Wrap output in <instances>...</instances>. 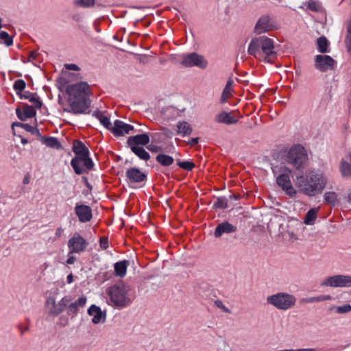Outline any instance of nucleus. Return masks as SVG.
<instances>
[{
	"instance_id": "60",
	"label": "nucleus",
	"mask_w": 351,
	"mask_h": 351,
	"mask_svg": "<svg viewBox=\"0 0 351 351\" xmlns=\"http://www.w3.org/2000/svg\"><path fill=\"white\" fill-rule=\"evenodd\" d=\"M21 142H22L23 144H25V143H27V140L22 139Z\"/></svg>"
},
{
	"instance_id": "14",
	"label": "nucleus",
	"mask_w": 351,
	"mask_h": 351,
	"mask_svg": "<svg viewBox=\"0 0 351 351\" xmlns=\"http://www.w3.org/2000/svg\"><path fill=\"white\" fill-rule=\"evenodd\" d=\"M71 301V297L66 295L58 302L56 303L53 298H49L46 302L47 308L51 315H59L61 313L68 304Z\"/></svg>"
},
{
	"instance_id": "38",
	"label": "nucleus",
	"mask_w": 351,
	"mask_h": 351,
	"mask_svg": "<svg viewBox=\"0 0 351 351\" xmlns=\"http://www.w3.org/2000/svg\"><path fill=\"white\" fill-rule=\"evenodd\" d=\"M347 34L345 39V44L348 51L351 52V19L347 22Z\"/></svg>"
},
{
	"instance_id": "54",
	"label": "nucleus",
	"mask_w": 351,
	"mask_h": 351,
	"mask_svg": "<svg viewBox=\"0 0 351 351\" xmlns=\"http://www.w3.org/2000/svg\"><path fill=\"white\" fill-rule=\"evenodd\" d=\"M149 150H150L152 152H156L159 150V148L156 146H149L147 147Z\"/></svg>"
},
{
	"instance_id": "50",
	"label": "nucleus",
	"mask_w": 351,
	"mask_h": 351,
	"mask_svg": "<svg viewBox=\"0 0 351 351\" xmlns=\"http://www.w3.org/2000/svg\"><path fill=\"white\" fill-rule=\"evenodd\" d=\"M76 258L73 256H69L66 260V263L69 265H72L75 263Z\"/></svg>"
},
{
	"instance_id": "57",
	"label": "nucleus",
	"mask_w": 351,
	"mask_h": 351,
	"mask_svg": "<svg viewBox=\"0 0 351 351\" xmlns=\"http://www.w3.org/2000/svg\"><path fill=\"white\" fill-rule=\"evenodd\" d=\"M198 143V138H193L191 139L189 143L192 145H195Z\"/></svg>"
},
{
	"instance_id": "9",
	"label": "nucleus",
	"mask_w": 351,
	"mask_h": 351,
	"mask_svg": "<svg viewBox=\"0 0 351 351\" xmlns=\"http://www.w3.org/2000/svg\"><path fill=\"white\" fill-rule=\"evenodd\" d=\"M337 62L330 56L319 54L314 57V67L321 73L332 71L335 69Z\"/></svg>"
},
{
	"instance_id": "28",
	"label": "nucleus",
	"mask_w": 351,
	"mask_h": 351,
	"mask_svg": "<svg viewBox=\"0 0 351 351\" xmlns=\"http://www.w3.org/2000/svg\"><path fill=\"white\" fill-rule=\"evenodd\" d=\"M34 106L32 107L29 106H26L24 108L23 114H22L19 108L16 109V114L20 120L24 121L27 118H32L34 117L36 112L34 109Z\"/></svg>"
},
{
	"instance_id": "48",
	"label": "nucleus",
	"mask_w": 351,
	"mask_h": 351,
	"mask_svg": "<svg viewBox=\"0 0 351 351\" xmlns=\"http://www.w3.org/2000/svg\"><path fill=\"white\" fill-rule=\"evenodd\" d=\"M64 232V229L61 227L58 228L56 230L55 235L56 238H60L62 237V234Z\"/></svg>"
},
{
	"instance_id": "44",
	"label": "nucleus",
	"mask_w": 351,
	"mask_h": 351,
	"mask_svg": "<svg viewBox=\"0 0 351 351\" xmlns=\"http://www.w3.org/2000/svg\"><path fill=\"white\" fill-rule=\"evenodd\" d=\"M308 8L314 12H318L320 10V4L314 1H310L308 3Z\"/></svg>"
},
{
	"instance_id": "56",
	"label": "nucleus",
	"mask_w": 351,
	"mask_h": 351,
	"mask_svg": "<svg viewBox=\"0 0 351 351\" xmlns=\"http://www.w3.org/2000/svg\"><path fill=\"white\" fill-rule=\"evenodd\" d=\"M36 52L32 51V52L29 53V60H34V59H36Z\"/></svg>"
},
{
	"instance_id": "31",
	"label": "nucleus",
	"mask_w": 351,
	"mask_h": 351,
	"mask_svg": "<svg viewBox=\"0 0 351 351\" xmlns=\"http://www.w3.org/2000/svg\"><path fill=\"white\" fill-rule=\"evenodd\" d=\"M329 310L335 314H347L351 312V305L350 304H344L341 306L333 305L330 307Z\"/></svg>"
},
{
	"instance_id": "35",
	"label": "nucleus",
	"mask_w": 351,
	"mask_h": 351,
	"mask_svg": "<svg viewBox=\"0 0 351 351\" xmlns=\"http://www.w3.org/2000/svg\"><path fill=\"white\" fill-rule=\"evenodd\" d=\"M339 170L341 174V176L343 178H350L351 177V164L342 160L340 162Z\"/></svg>"
},
{
	"instance_id": "21",
	"label": "nucleus",
	"mask_w": 351,
	"mask_h": 351,
	"mask_svg": "<svg viewBox=\"0 0 351 351\" xmlns=\"http://www.w3.org/2000/svg\"><path fill=\"white\" fill-rule=\"evenodd\" d=\"M86 297L85 295H82L75 302H70L66 306L67 308L68 315H75L78 312L79 308L84 306L86 303Z\"/></svg>"
},
{
	"instance_id": "16",
	"label": "nucleus",
	"mask_w": 351,
	"mask_h": 351,
	"mask_svg": "<svg viewBox=\"0 0 351 351\" xmlns=\"http://www.w3.org/2000/svg\"><path fill=\"white\" fill-rule=\"evenodd\" d=\"M75 213L82 223L90 221L93 217L91 208L84 204H76Z\"/></svg>"
},
{
	"instance_id": "7",
	"label": "nucleus",
	"mask_w": 351,
	"mask_h": 351,
	"mask_svg": "<svg viewBox=\"0 0 351 351\" xmlns=\"http://www.w3.org/2000/svg\"><path fill=\"white\" fill-rule=\"evenodd\" d=\"M308 159L304 148L300 145L292 147L286 156V161L294 168L299 169L303 167Z\"/></svg>"
},
{
	"instance_id": "19",
	"label": "nucleus",
	"mask_w": 351,
	"mask_h": 351,
	"mask_svg": "<svg viewBox=\"0 0 351 351\" xmlns=\"http://www.w3.org/2000/svg\"><path fill=\"white\" fill-rule=\"evenodd\" d=\"M215 120L218 123L225 125L235 124L238 122V118L234 115V112H227L221 111L215 115Z\"/></svg>"
},
{
	"instance_id": "27",
	"label": "nucleus",
	"mask_w": 351,
	"mask_h": 351,
	"mask_svg": "<svg viewBox=\"0 0 351 351\" xmlns=\"http://www.w3.org/2000/svg\"><path fill=\"white\" fill-rule=\"evenodd\" d=\"M93 116L97 118L106 129L111 130L112 125L110 119L104 114V112L99 110L94 111Z\"/></svg>"
},
{
	"instance_id": "5",
	"label": "nucleus",
	"mask_w": 351,
	"mask_h": 351,
	"mask_svg": "<svg viewBox=\"0 0 351 351\" xmlns=\"http://www.w3.org/2000/svg\"><path fill=\"white\" fill-rule=\"evenodd\" d=\"M267 303L279 311H287L295 306L296 298L287 292H278L267 298Z\"/></svg>"
},
{
	"instance_id": "61",
	"label": "nucleus",
	"mask_w": 351,
	"mask_h": 351,
	"mask_svg": "<svg viewBox=\"0 0 351 351\" xmlns=\"http://www.w3.org/2000/svg\"><path fill=\"white\" fill-rule=\"evenodd\" d=\"M64 321H65V322H64V324H62V325H63V326H66V324H67V320H66V319H65Z\"/></svg>"
},
{
	"instance_id": "45",
	"label": "nucleus",
	"mask_w": 351,
	"mask_h": 351,
	"mask_svg": "<svg viewBox=\"0 0 351 351\" xmlns=\"http://www.w3.org/2000/svg\"><path fill=\"white\" fill-rule=\"evenodd\" d=\"M332 299L330 295H319L315 296L316 302H320L324 301H328Z\"/></svg>"
},
{
	"instance_id": "59",
	"label": "nucleus",
	"mask_w": 351,
	"mask_h": 351,
	"mask_svg": "<svg viewBox=\"0 0 351 351\" xmlns=\"http://www.w3.org/2000/svg\"><path fill=\"white\" fill-rule=\"evenodd\" d=\"M348 202L351 203V193L348 196Z\"/></svg>"
},
{
	"instance_id": "3",
	"label": "nucleus",
	"mask_w": 351,
	"mask_h": 351,
	"mask_svg": "<svg viewBox=\"0 0 351 351\" xmlns=\"http://www.w3.org/2000/svg\"><path fill=\"white\" fill-rule=\"evenodd\" d=\"M247 52L257 59L269 62L276 55L274 41L265 36L254 38L249 44Z\"/></svg>"
},
{
	"instance_id": "24",
	"label": "nucleus",
	"mask_w": 351,
	"mask_h": 351,
	"mask_svg": "<svg viewBox=\"0 0 351 351\" xmlns=\"http://www.w3.org/2000/svg\"><path fill=\"white\" fill-rule=\"evenodd\" d=\"M129 261L124 260L116 263L114 265V274L117 276L123 278L126 275Z\"/></svg>"
},
{
	"instance_id": "47",
	"label": "nucleus",
	"mask_w": 351,
	"mask_h": 351,
	"mask_svg": "<svg viewBox=\"0 0 351 351\" xmlns=\"http://www.w3.org/2000/svg\"><path fill=\"white\" fill-rule=\"evenodd\" d=\"M64 66L68 70H71V71H79L80 70L79 66L75 64H66Z\"/></svg>"
},
{
	"instance_id": "43",
	"label": "nucleus",
	"mask_w": 351,
	"mask_h": 351,
	"mask_svg": "<svg viewBox=\"0 0 351 351\" xmlns=\"http://www.w3.org/2000/svg\"><path fill=\"white\" fill-rule=\"evenodd\" d=\"M215 305L220 308L223 312L226 313H231L230 310L223 303L221 300H215Z\"/></svg>"
},
{
	"instance_id": "39",
	"label": "nucleus",
	"mask_w": 351,
	"mask_h": 351,
	"mask_svg": "<svg viewBox=\"0 0 351 351\" xmlns=\"http://www.w3.org/2000/svg\"><path fill=\"white\" fill-rule=\"evenodd\" d=\"M95 4V0H75L74 5L84 8H93Z\"/></svg>"
},
{
	"instance_id": "20",
	"label": "nucleus",
	"mask_w": 351,
	"mask_h": 351,
	"mask_svg": "<svg viewBox=\"0 0 351 351\" xmlns=\"http://www.w3.org/2000/svg\"><path fill=\"white\" fill-rule=\"evenodd\" d=\"M88 313L93 317L92 322L95 324L103 323L106 320V313H103L101 308L95 304H92L89 307Z\"/></svg>"
},
{
	"instance_id": "33",
	"label": "nucleus",
	"mask_w": 351,
	"mask_h": 351,
	"mask_svg": "<svg viewBox=\"0 0 351 351\" xmlns=\"http://www.w3.org/2000/svg\"><path fill=\"white\" fill-rule=\"evenodd\" d=\"M132 152L136 155L140 159L147 161L150 158L149 154L143 147H132L130 148Z\"/></svg>"
},
{
	"instance_id": "17",
	"label": "nucleus",
	"mask_w": 351,
	"mask_h": 351,
	"mask_svg": "<svg viewBox=\"0 0 351 351\" xmlns=\"http://www.w3.org/2000/svg\"><path fill=\"white\" fill-rule=\"evenodd\" d=\"M150 141L148 134H141L135 136H131L128 138L127 144L130 148L139 147L147 145Z\"/></svg>"
},
{
	"instance_id": "55",
	"label": "nucleus",
	"mask_w": 351,
	"mask_h": 351,
	"mask_svg": "<svg viewBox=\"0 0 351 351\" xmlns=\"http://www.w3.org/2000/svg\"><path fill=\"white\" fill-rule=\"evenodd\" d=\"M66 280H67V282H68L69 284L72 283V282H73V274H71L68 275V276H67V278H66Z\"/></svg>"
},
{
	"instance_id": "40",
	"label": "nucleus",
	"mask_w": 351,
	"mask_h": 351,
	"mask_svg": "<svg viewBox=\"0 0 351 351\" xmlns=\"http://www.w3.org/2000/svg\"><path fill=\"white\" fill-rule=\"evenodd\" d=\"M0 39H1L3 43L6 46H11L13 44V40L12 36H10L6 32L1 31L0 32Z\"/></svg>"
},
{
	"instance_id": "49",
	"label": "nucleus",
	"mask_w": 351,
	"mask_h": 351,
	"mask_svg": "<svg viewBox=\"0 0 351 351\" xmlns=\"http://www.w3.org/2000/svg\"><path fill=\"white\" fill-rule=\"evenodd\" d=\"M215 205L217 208H224L226 207V203L221 199H219Z\"/></svg>"
},
{
	"instance_id": "58",
	"label": "nucleus",
	"mask_w": 351,
	"mask_h": 351,
	"mask_svg": "<svg viewBox=\"0 0 351 351\" xmlns=\"http://www.w3.org/2000/svg\"><path fill=\"white\" fill-rule=\"evenodd\" d=\"M279 351H296V350H293V349H287V350H279Z\"/></svg>"
},
{
	"instance_id": "41",
	"label": "nucleus",
	"mask_w": 351,
	"mask_h": 351,
	"mask_svg": "<svg viewBox=\"0 0 351 351\" xmlns=\"http://www.w3.org/2000/svg\"><path fill=\"white\" fill-rule=\"evenodd\" d=\"M177 165L186 171H191L195 167L194 163L191 161H179Z\"/></svg>"
},
{
	"instance_id": "15",
	"label": "nucleus",
	"mask_w": 351,
	"mask_h": 351,
	"mask_svg": "<svg viewBox=\"0 0 351 351\" xmlns=\"http://www.w3.org/2000/svg\"><path fill=\"white\" fill-rule=\"evenodd\" d=\"M275 28L276 25L272 19L268 15H263L256 22L254 27V32L256 34H261L271 31Z\"/></svg>"
},
{
	"instance_id": "11",
	"label": "nucleus",
	"mask_w": 351,
	"mask_h": 351,
	"mask_svg": "<svg viewBox=\"0 0 351 351\" xmlns=\"http://www.w3.org/2000/svg\"><path fill=\"white\" fill-rule=\"evenodd\" d=\"M71 165L76 174L81 175L86 171L91 170L94 164L89 156H75L71 160Z\"/></svg>"
},
{
	"instance_id": "12",
	"label": "nucleus",
	"mask_w": 351,
	"mask_h": 351,
	"mask_svg": "<svg viewBox=\"0 0 351 351\" xmlns=\"http://www.w3.org/2000/svg\"><path fill=\"white\" fill-rule=\"evenodd\" d=\"M181 64L186 67L197 66L201 69H205L208 65V62L205 58L195 52L182 55Z\"/></svg>"
},
{
	"instance_id": "10",
	"label": "nucleus",
	"mask_w": 351,
	"mask_h": 351,
	"mask_svg": "<svg viewBox=\"0 0 351 351\" xmlns=\"http://www.w3.org/2000/svg\"><path fill=\"white\" fill-rule=\"evenodd\" d=\"M88 242L80 233L75 232L68 241L69 254H80L84 252Z\"/></svg>"
},
{
	"instance_id": "30",
	"label": "nucleus",
	"mask_w": 351,
	"mask_h": 351,
	"mask_svg": "<svg viewBox=\"0 0 351 351\" xmlns=\"http://www.w3.org/2000/svg\"><path fill=\"white\" fill-rule=\"evenodd\" d=\"M318 208L310 209L305 215L304 223L306 225H313L317 217Z\"/></svg>"
},
{
	"instance_id": "13",
	"label": "nucleus",
	"mask_w": 351,
	"mask_h": 351,
	"mask_svg": "<svg viewBox=\"0 0 351 351\" xmlns=\"http://www.w3.org/2000/svg\"><path fill=\"white\" fill-rule=\"evenodd\" d=\"M147 180V175L136 167H131L125 171V181L132 187L136 184H142Z\"/></svg>"
},
{
	"instance_id": "23",
	"label": "nucleus",
	"mask_w": 351,
	"mask_h": 351,
	"mask_svg": "<svg viewBox=\"0 0 351 351\" xmlns=\"http://www.w3.org/2000/svg\"><path fill=\"white\" fill-rule=\"evenodd\" d=\"M73 151L76 156H89L88 149L86 145L80 141H74L73 144Z\"/></svg>"
},
{
	"instance_id": "51",
	"label": "nucleus",
	"mask_w": 351,
	"mask_h": 351,
	"mask_svg": "<svg viewBox=\"0 0 351 351\" xmlns=\"http://www.w3.org/2000/svg\"><path fill=\"white\" fill-rule=\"evenodd\" d=\"M304 302L306 303H314L316 302L315 296V297H310L308 298H306L304 300Z\"/></svg>"
},
{
	"instance_id": "29",
	"label": "nucleus",
	"mask_w": 351,
	"mask_h": 351,
	"mask_svg": "<svg viewBox=\"0 0 351 351\" xmlns=\"http://www.w3.org/2000/svg\"><path fill=\"white\" fill-rule=\"evenodd\" d=\"M317 49L321 53H326L330 51L329 43L326 37L321 36L317 38Z\"/></svg>"
},
{
	"instance_id": "26",
	"label": "nucleus",
	"mask_w": 351,
	"mask_h": 351,
	"mask_svg": "<svg viewBox=\"0 0 351 351\" xmlns=\"http://www.w3.org/2000/svg\"><path fill=\"white\" fill-rule=\"evenodd\" d=\"M193 129L191 125L186 121H179L177 123V133L182 136L190 135Z\"/></svg>"
},
{
	"instance_id": "4",
	"label": "nucleus",
	"mask_w": 351,
	"mask_h": 351,
	"mask_svg": "<svg viewBox=\"0 0 351 351\" xmlns=\"http://www.w3.org/2000/svg\"><path fill=\"white\" fill-rule=\"evenodd\" d=\"M106 293L109 297L108 304L119 309L129 306L135 298L130 287L123 283L109 287Z\"/></svg>"
},
{
	"instance_id": "37",
	"label": "nucleus",
	"mask_w": 351,
	"mask_h": 351,
	"mask_svg": "<svg viewBox=\"0 0 351 351\" xmlns=\"http://www.w3.org/2000/svg\"><path fill=\"white\" fill-rule=\"evenodd\" d=\"M324 201L332 206H335L337 201V195L333 191L325 193L324 195Z\"/></svg>"
},
{
	"instance_id": "2",
	"label": "nucleus",
	"mask_w": 351,
	"mask_h": 351,
	"mask_svg": "<svg viewBox=\"0 0 351 351\" xmlns=\"http://www.w3.org/2000/svg\"><path fill=\"white\" fill-rule=\"evenodd\" d=\"M68 103L70 109L67 111L74 114L83 113L88 107L90 86L84 82L71 84L67 86Z\"/></svg>"
},
{
	"instance_id": "52",
	"label": "nucleus",
	"mask_w": 351,
	"mask_h": 351,
	"mask_svg": "<svg viewBox=\"0 0 351 351\" xmlns=\"http://www.w3.org/2000/svg\"><path fill=\"white\" fill-rule=\"evenodd\" d=\"M29 330L28 326H19L21 335H24Z\"/></svg>"
},
{
	"instance_id": "34",
	"label": "nucleus",
	"mask_w": 351,
	"mask_h": 351,
	"mask_svg": "<svg viewBox=\"0 0 351 351\" xmlns=\"http://www.w3.org/2000/svg\"><path fill=\"white\" fill-rule=\"evenodd\" d=\"M156 160L158 163L165 167L170 166L174 161L173 157L164 154H158L156 156Z\"/></svg>"
},
{
	"instance_id": "32",
	"label": "nucleus",
	"mask_w": 351,
	"mask_h": 351,
	"mask_svg": "<svg viewBox=\"0 0 351 351\" xmlns=\"http://www.w3.org/2000/svg\"><path fill=\"white\" fill-rule=\"evenodd\" d=\"M42 142L43 144H45L46 146L50 148L56 149H60L62 148L61 143L56 137L49 136L47 138H43Z\"/></svg>"
},
{
	"instance_id": "36",
	"label": "nucleus",
	"mask_w": 351,
	"mask_h": 351,
	"mask_svg": "<svg viewBox=\"0 0 351 351\" xmlns=\"http://www.w3.org/2000/svg\"><path fill=\"white\" fill-rule=\"evenodd\" d=\"M233 82L232 80H229L226 86L224 87L221 97V103L224 104L227 101L228 99L230 98L232 95V86Z\"/></svg>"
},
{
	"instance_id": "22",
	"label": "nucleus",
	"mask_w": 351,
	"mask_h": 351,
	"mask_svg": "<svg viewBox=\"0 0 351 351\" xmlns=\"http://www.w3.org/2000/svg\"><path fill=\"white\" fill-rule=\"evenodd\" d=\"M237 230V227L232 225L231 223L226 221L221 223H219L217 226L214 235L215 237L219 238L223 234H229L232 232H234Z\"/></svg>"
},
{
	"instance_id": "18",
	"label": "nucleus",
	"mask_w": 351,
	"mask_h": 351,
	"mask_svg": "<svg viewBox=\"0 0 351 351\" xmlns=\"http://www.w3.org/2000/svg\"><path fill=\"white\" fill-rule=\"evenodd\" d=\"M133 130L134 127L132 125L125 123L121 120H116L110 131L114 136H119L129 134Z\"/></svg>"
},
{
	"instance_id": "53",
	"label": "nucleus",
	"mask_w": 351,
	"mask_h": 351,
	"mask_svg": "<svg viewBox=\"0 0 351 351\" xmlns=\"http://www.w3.org/2000/svg\"><path fill=\"white\" fill-rule=\"evenodd\" d=\"M296 351H317V349L314 348H300V349H296Z\"/></svg>"
},
{
	"instance_id": "46",
	"label": "nucleus",
	"mask_w": 351,
	"mask_h": 351,
	"mask_svg": "<svg viewBox=\"0 0 351 351\" xmlns=\"http://www.w3.org/2000/svg\"><path fill=\"white\" fill-rule=\"evenodd\" d=\"M100 247L103 249V250H106L108 247V239L106 238V237H101L100 239Z\"/></svg>"
},
{
	"instance_id": "6",
	"label": "nucleus",
	"mask_w": 351,
	"mask_h": 351,
	"mask_svg": "<svg viewBox=\"0 0 351 351\" xmlns=\"http://www.w3.org/2000/svg\"><path fill=\"white\" fill-rule=\"evenodd\" d=\"M291 170L288 167H280L279 175L276 177V182L288 196L293 197L296 195L298 191L291 181Z\"/></svg>"
},
{
	"instance_id": "25",
	"label": "nucleus",
	"mask_w": 351,
	"mask_h": 351,
	"mask_svg": "<svg viewBox=\"0 0 351 351\" xmlns=\"http://www.w3.org/2000/svg\"><path fill=\"white\" fill-rule=\"evenodd\" d=\"M21 99H28L36 108H40L42 106V101L40 100L39 97L34 93L30 92H25L23 94H20Z\"/></svg>"
},
{
	"instance_id": "1",
	"label": "nucleus",
	"mask_w": 351,
	"mask_h": 351,
	"mask_svg": "<svg viewBox=\"0 0 351 351\" xmlns=\"http://www.w3.org/2000/svg\"><path fill=\"white\" fill-rule=\"evenodd\" d=\"M298 191L308 197L321 194L328 184L327 176L319 170H308L294 179Z\"/></svg>"
},
{
	"instance_id": "8",
	"label": "nucleus",
	"mask_w": 351,
	"mask_h": 351,
	"mask_svg": "<svg viewBox=\"0 0 351 351\" xmlns=\"http://www.w3.org/2000/svg\"><path fill=\"white\" fill-rule=\"evenodd\" d=\"M322 287L350 288L351 275L336 274L324 278L320 282Z\"/></svg>"
},
{
	"instance_id": "42",
	"label": "nucleus",
	"mask_w": 351,
	"mask_h": 351,
	"mask_svg": "<svg viewBox=\"0 0 351 351\" xmlns=\"http://www.w3.org/2000/svg\"><path fill=\"white\" fill-rule=\"evenodd\" d=\"M26 84L23 80H18L14 83V88L16 91H22L25 89Z\"/></svg>"
}]
</instances>
